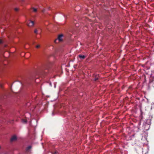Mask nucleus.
<instances>
[{
  "label": "nucleus",
  "instance_id": "423d86ee",
  "mask_svg": "<svg viewBox=\"0 0 154 154\" xmlns=\"http://www.w3.org/2000/svg\"><path fill=\"white\" fill-rule=\"evenodd\" d=\"M22 122L23 123H26L27 122V120L26 119H22Z\"/></svg>",
  "mask_w": 154,
  "mask_h": 154
},
{
  "label": "nucleus",
  "instance_id": "ddd939ff",
  "mask_svg": "<svg viewBox=\"0 0 154 154\" xmlns=\"http://www.w3.org/2000/svg\"><path fill=\"white\" fill-rule=\"evenodd\" d=\"M45 9H43V10H42V11L43 12H45Z\"/></svg>",
  "mask_w": 154,
  "mask_h": 154
},
{
  "label": "nucleus",
  "instance_id": "aec40b11",
  "mask_svg": "<svg viewBox=\"0 0 154 154\" xmlns=\"http://www.w3.org/2000/svg\"><path fill=\"white\" fill-rule=\"evenodd\" d=\"M28 103H27V105H28Z\"/></svg>",
  "mask_w": 154,
  "mask_h": 154
},
{
  "label": "nucleus",
  "instance_id": "2eb2a0df",
  "mask_svg": "<svg viewBox=\"0 0 154 154\" xmlns=\"http://www.w3.org/2000/svg\"><path fill=\"white\" fill-rule=\"evenodd\" d=\"M57 39L55 40L54 42H55L56 43V41H57Z\"/></svg>",
  "mask_w": 154,
  "mask_h": 154
},
{
  "label": "nucleus",
  "instance_id": "20e7f679",
  "mask_svg": "<svg viewBox=\"0 0 154 154\" xmlns=\"http://www.w3.org/2000/svg\"><path fill=\"white\" fill-rule=\"evenodd\" d=\"M79 58L82 60L84 59L85 58V56L84 55H79Z\"/></svg>",
  "mask_w": 154,
  "mask_h": 154
},
{
  "label": "nucleus",
  "instance_id": "f03ea898",
  "mask_svg": "<svg viewBox=\"0 0 154 154\" xmlns=\"http://www.w3.org/2000/svg\"><path fill=\"white\" fill-rule=\"evenodd\" d=\"M34 22L32 21H30L29 23L28 24V26H32L34 25Z\"/></svg>",
  "mask_w": 154,
  "mask_h": 154
},
{
  "label": "nucleus",
  "instance_id": "7ed1b4c3",
  "mask_svg": "<svg viewBox=\"0 0 154 154\" xmlns=\"http://www.w3.org/2000/svg\"><path fill=\"white\" fill-rule=\"evenodd\" d=\"M63 34H60L59 35L58 38V39L59 40V41L61 42L62 41V37H63Z\"/></svg>",
  "mask_w": 154,
  "mask_h": 154
},
{
  "label": "nucleus",
  "instance_id": "6e6552de",
  "mask_svg": "<svg viewBox=\"0 0 154 154\" xmlns=\"http://www.w3.org/2000/svg\"><path fill=\"white\" fill-rule=\"evenodd\" d=\"M40 46L39 45H38L36 46V48H39L40 47Z\"/></svg>",
  "mask_w": 154,
  "mask_h": 154
},
{
  "label": "nucleus",
  "instance_id": "dca6fc26",
  "mask_svg": "<svg viewBox=\"0 0 154 154\" xmlns=\"http://www.w3.org/2000/svg\"><path fill=\"white\" fill-rule=\"evenodd\" d=\"M56 152H54V153L53 154H56Z\"/></svg>",
  "mask_w": 154,
  "mask_h": 154
},
{
  "label": "nucleus",
  "instance_id": "0eeeda50",
  "mask_svg": "<svg viewBox=\"0 0 154 154\" xmlns=\"http://www.w3.org/2000/svg\"><path fill=\"white\" fill-rule=\"evenodd\" d=\"M34 32L36 34H38V30L36 29H35L34 31Z\"/></svg>",
  "mask_w": 154,
  "mask_h": 154
},
{
  "label": "nucleus",
  "instance_id": "f3484780",
  "mask_svg": "<svg viewBox=\"0 0 154 154\" xmlns=\"http://www.w3.org/2000/svg\"><path fill=\"white\" fill-rule=\"evenodd\" d=\"M152 82V81H150L149 83H151Z\"/></svg>",
  "mask_w": 154,
  "mask_h": 154
},
{
  "label": "nucleus",
  "instance_id": "f257e3e1",
  "mask_svg": "<svg viewBox=\"0 0 154 154\" xmlns=\"http://www.w3.org/2000/svg\"><path fill=\"white\" fill-rule=\"evenodd\" d=\"M17 139V137L16 136L14 135L12 136L11 139V141L12 142L16 140Z\"/></svg>",
  "mask_w": 154,
  "mask_h": 154
},
{
  "label": "nucleus",
  "instance_id": "a211bd4d",
  "mask_svg": "<svg viewBox=\"0 0 154 154\" xmlns=\"http://www.w3.org/2000/svg\"><path fill=\"white\" fill-rule=\"evenodd\" d=\"M1 87L2 88V86L1 85Z\"/></svg>",
  "mask_w": 154,
  "mask_h": 154
},
{
  "label": "nucleus",
  "instance_id": "9b49d317",
  "mask_svg": "<svg viewBox=\"0 0 154 154\" xmlns=\"http://www.w3.org/2000/svg\"><path fill=\"white\" fill-rule=\"evenodd\" d=\"M3 41L2 40L0 39V44H2L3 43Z\"/></svg>",
  "mask_w": 154,
  "mask_h": 154
},
{
  "label": "nucleus",
  "instance_id": "4468645a",
  "mask_svg": "<svg viewBox=\"0 0 154 154\" xmlns=\"http://www.w3.org/2000/svg\"><path fill=\"white\" fill-rule=\"evenodd\" d=\"M50 85L51 86H52V85H51V83H50Z\"/></svg>",
  "mask_w": 154,
  "mask_h": 154
},
{
  "label": "nucleus",
  "instance_id": "1a4fd4ad",
  "mask_svg": "<svg viewBox=\"0 0 154 154\" xmlns=\"http://www.w3.org/2000/svg\"><path fill=\"white\" fill-rule=\"evenodd\" d=\"M33 11H34V12H36L37 11V10L36 9V8H33Z\"/></svg>",
  "mask_w": 154,
  "mask_h": 154
},
{
  "label": "nucleus",
  "instance_id": "9d476101",
  "mask_svg": "<svg viewBox=\"0 0 154 154\" xmlns=\"http://www.w3.org/2000/svg\"><path fill=\"white\" fill-rule=\"evenodd\" d=\"M98 77H96L95 78L94 80L95 81H97V80H98Z\"/></svg>",
  "mask_w": 154,
  "mask_h": 154
},
{
  "label": "nucleus",
  "instance_id": "39448f33",
  "mask_svg": "<svg viewBox=\"0 0 154 154\" xmlns=\"http://www.w3.org/2000/svg\"><path fill=\"white\" fill-rule=\"evenodd\" d=\"M32 148L31 146H29L28 147H27L26 148V151H29V150L30 149Z\"/></svg>",
  "mask_w": 154,
  "mask_h": 154
},
{
  "label": "nucleus",
  "instance_id": "f8f14e48",
  "mask_svg": "<svg viewBox=\"0 0 154 154\" xmlns=\"http://www.w3.org/2000/svg\"><path fill=\"white\" fill-rule=\"evenodd\" d=\"M18 10V8H15V11H17Z\"/></svg>",
  "mask_w": 154,
  "mask_h": 154
},
{
  "label": "nucleus",
  "instance_id": "6ab92c4d",
  "mask_svg": "<svg viewBox=\"0 0 154 154\" xmlns=\"http://www.w3.org/2000/svg\"><path fill=\"white\" fill-rule=\"evenodd\" d=\"M5 154H8L7 153H5Z\"/></svg>",
  "mask_w": 154,
  "mask_h": 154
}]
</instances>
